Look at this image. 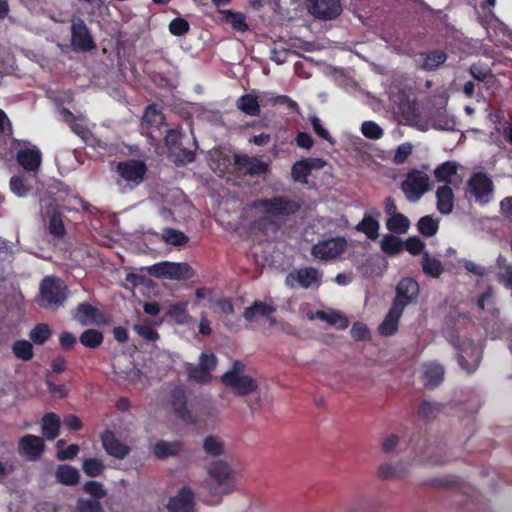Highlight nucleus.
Masks as SVG:
<instances>
[{"label": "nucleus", "instance_id": "nucleus-1", "mask_svg": "<svg viewBox=\"0 0 512 512\" xmlns=\"http://www.w3.org/2000/svg\"><path fill=\"white\" fill-rule=\"evenodd\" d=\"M262 208L263 212L273 217H288L296 214L301 204L287 196H274L270 199H258L254 205Z\"/></svg>", "mask_w": 512, "mask_h": 512}, {"label": "nucleus", "instance_id": "nucleus-2", "mask_svg": "<svg viewBox=\"0 0 512 512\" xmlns=\"http://www.w3.org/2000/svg\"><path fill=\"white\" fill-rule=\"evenodd\" d=\"M430 189L429 176L418 170L412 169L407 173L406 179L401 183V190L410 202H417Z\"/></svg>", "mask_w": 512, "mask_h": 512}, {"label": "nucleus", "instance_id": "nucleus-3", "mask_svg": "<svg viewBox=\"0 0 512 512\" xmlns=\"http://www.w3.org/2000/svg\"><path fill=\"white\" fill-rule=\"evenodd\" d=\"M149 274L155 278L188 280L194 276L193 268L187 263L163 261L149 267Z\"/></svg>", "mask_w": 512, "mask_h": 512}, {"label": "nucleus", "instance_id": "nucleus-4", "mask_svg": "<svg viewBox=\"0 0 512 512\" xmlns=\"http://www.w3.org/2000/svg\"><path fill=\"white\" fill-rule=\"evenodd\" d=\"M420 294L419 283L411 277H403L395 287L392 306L403 311L409 305L417 304Z\"/></svg>", "mask_w": 512, "mask_h": 512}, {"label": "nucleus", "instance_id": "nucleus-5", "mask_svg": "<svg viewBox=\"0 0 512 512\" xmlns=\"http://www.w3.org/2000/svg\"><path fill=\"white\" fill-rule=\"evenodd\" d=\"M65 287L54 277H45L40 285L39 305L44 308H56L66 299Z\"/></svg>", "mask_w": 512, "mask_h": 512}, {"label": "nucleus", "instance_id": "nucleus-6", "mask_svg": "<svg viewBox=\"0 0 512 512\" xmlns=\"http://www.w3.org/2000/svg\"><path fill=\"white\" fill-rule=\"evenodd\" d=\"M148 167L139 159H127L120 161L116 166V172L120 178L131 188L140 185L146 177Z\"/></svg>", "mask_w": 512, "mask_h": 512}, {"label": "nucleus", "instance_id": "nucleus-7", "mask_svg": "<svg viewBox=\"0 0 512 512\" xmlns=\"http://www.w3.org/2000/svg\"><path fill=\"white\" fill-rule=\"evenodd\" d=\"M468 191L481 205L488 204L494 193V183L484 172L474 173L467 181Z\"/></svg>", "mask_w": 512, "mask_h": 512}, {"label": "nucleus", "instance_id": "nucleus-8", "mask_svg": "<svg viewBox=\"0 0 512 512\" xmlns=\"http://www.w3.org/2000/svg\"><path fill=\"white\" fill-rule=\"evenodd\" d=\"M322 274L314 267H304L290 272L285 279L288 287L294 289L301 287L309 289L312 287L318 288L321 284Z\"/></svg>", "mask_w": 512, "mask_h": 512}, {"label": "nucleus", "instance_id": "nucleus-9", "mask_svg": "<svg viewBox=\"0 0 512 512\" xmlns=\"http://www.w3.org/2000/svg\"><path fill=\"white\" fill-rule=\"evenodd\" d=\"M221 381L229 387L233 394L237 396H248L255 392L258 388L257 381L248 375H237L234 372H226Z\"/></svg>", "mask_w": 512, "mask_h": 512}, {"label": "nucleus", "instance_id": "nucleus-10", "mask_svg": "<svg viewBox=\"0 0 512 512\" xmlns=\"http://www.w3.org/2000/svg\"><path fill=\"white\" fill-rule=\"evenodd\" d=\"M347 241L343 237L330 238L313 245L311 254L323 261L335 259L346 249Z\"/></svg>", "mask_w": 512, "mask_h": 512}, {"label": "nucleus", "instance_id": "nucleus-11", "mask_svg": "<svg viewBox=\"0 0 512 512\" xmlns=\"http://www.w3.org/2000/svg\"><path fill=\"white\" fill-rule=\"evenodd\" d=\"M208 473L217 484L216 489L218 490V494H227L232 491L235 485V479L233 471L227 463L221 460L212 463Z\"/></svg>", "mask_w": 512, "mask_h": 512}, {"label": "nucleus", "instance_id": "nucleus-12", "mask_svg": "<svg viewBox=\"0 0 512 512\" xmlns=\"http://www.w3.org/2000/svg\"><path fill=\"white\" fill-rule=\"evenodd\" d=\"M71 44L76 51H91L96 47L88 26L81 18H76L72 21Z\"/></svg>", "mask_w": 512, "mask_h": 512}, {"label": "nucleus", "instance_id": "nucleus-13", "mask_svg": "<svg viewBox=\"0 0 512 512\" xmlns=\"http://www.w3.org/2000/svg\"><path fill=\"white\" fill-rule=\"evenodd\" d=\"M458 351L457 361L459 366L468 374L473 373L479 366L480 351L477 346L469 340H463L456 346Z\"/></svg>", "mask_w": 512, "mask_h": 512}, {"label": "nucleus", "instance_id": "nucleus-14", "mask_svg": "<svg viewBox=\"0 0 512 512\" xmlns=\"http://www.w3.org/2000/svg\"><path fill=\"white\" fill-rule=\"evenodd\" d=\"M325 165L326 161L322 158L308 157L298 160L292 165L291 177L294 182L306 185L312 170H320Z\"/></svg>", "mask_w": 512, "mask_h": 512}, {"label": "nucleus", "instance_id": "nucleus-15", "mask_svg": "<svg viewBox=\"0 0 512 512\" xmlns=\"http://www.w3.org/2000/svg\"><path fill=\"white\" fill-rule=\"evenodd\" d=\"M307 2L309 12L318 19L332 20L342 11L339 0H307Z\"/></svg>", "mask_w": 512, "mask_h": 512}, {"label": "nucleus", "instance_id": "nucleus-16", "mask_svg": "<svg viewBox=\"0 0 512 512\" xmlns=\"http://www.w3.org/2000/svg\"><path fill=\"white\" fill-rule=\"evenodd\" d=\"M170 403L177 418L187 424L196 423V418L187 406V394L183 387H176L171 391Z\"/></svg>", "mask_w": 512, "mask_h": 512}, {"label": "nucleus", "instance_id": "nucleus-17", "mask_svg": "<svg viewBox=\"0 0 512 512\" xmlns=\"http://www.w3.org/2000/svg\"><path fill=\"white\" fill-rule=\"evenodd\" d=\"M234 164L244 175L261 176L269 171V165L256 157L248 155H234Z\"/></svg>", "mask_w": 512, "mask_h": 512}, {"label": "nucleus", "instance_id": "nucleus-18", "mask_svg": "<svg viewBox=\"0 0 512 512\" xmlns=\"http://www.w3.org/2000/svg\"><path fill=\"white\" fill-rule=\"evenodd\" d=\"M44 451L45 443L43 438L39 436L26 434L18 441L19 454L26 456L29 460L35 461L39 459Z\"/></svg>", "mask_w": 512, "mask_h": 512}, {"label": "nucleus", "instance_id": "nucleus-19", "mask_svg": "<svg viewBox=\"0 0 512 512\" xmlns=\"http://www.w3.org/2000/svg\"><path fill=\"white\" fill-rule=\"evenodd\" d=\"M106 453L117 459H124L130 453V447L122 443L113 431L106 429L100 436Z\"/></svg>", "mask_w": 512, "mask_h": 512}, {"label": "nucleus", "instance_id": "nucleus-20", "mask_svg": "<svg viewBox=\"0 0 512 512\" xmlns=\"http://www.w3.org/2000/svg\"><path fill=\"white\" fill-rule=\"evenodd\" d=\"M167 508L170 512H192L194 508V494L192 490L184 486L177 495L171 497Z\"/></svg>", "mask_w": 512, "mask_h": 512}, {"label": "nucleus", "instance_id": "nucleus-21", "mask_svg": "<svg viewBox=\"0 0 512 512\" xmlns=\"http://www.w3.org/2000/svg\"><path fill=\"white\" fill-rule=\"evenodd\" d=\"M418 67L424 71H435L444 64L448 58L447 53L441 49H432L418 54Z\"/></svg>", "mask_w": 512, "mask_h": 512}, {"label": "nucleus", "instance_id": "nucleus-22", "mask_svg": "<svg viewBox=\"0 0 512 512\" xmlns=\"http://www.w3.org/2000/svg\"><path fill=\"white\" fill-rule=\"evenodd\" d=\"M16 160L25 171L37 172L42 163V154L36 147L20 149Z\"/></svg>", "mask_w": 512, "mask_h": 512}, {"label": "nucleus", "instance_id": "nucleus-23", "mask_svg": "<svg viewBox=\"0 0 512 512\" xmlns=\"http://www.w3.org/2000/svg\"><path fill=\"white\" fill-rule=\"evenodd\" d=\"M182 133L177 129H168L164 137L165 145L172 152L182 151V161L191 163L195 160V153L188 149H181Z\"/></svg>", "mask_w": 512, "mask_h": 512}, {"label": "nucleus", "instance_id": "nucleus-24", "mask_svg": "<svg viewBox=\"0 0 512 512\" xmlns=\"http://www.w3.org/2000/svg\"><path fill=\"white\" fill-rule=\"evenodd\" d=\"M402 314L403 311L391 305L384 320L379 325V334L385 337L394 335L398 331L399 321Z\"/></svg>", "mask_w": 512, "mask_h": 512}, {"label": "nucleus", "instance_id": "nucleus-25", "mask_svg": "<svg viewBox=\"0 0 512 512\" xmlns=\"http://www.w3.org/2000/svg\"><path fill=\"white\" fill-rule=\"evenodd\" d=\"M436 199L437 210L441 214L448 215L453 211L454 193L449 185H443L437 188Z\"/></svg>", "mask_w": 512, "mask_h": 512}, {"label": "nucleus", "instance_id": "nucleus-26", "mask_svg": "<svg viewBox=\"0 0 512 512\" xmlns=\"http://www.w3.org/2000/svg\"><path fill=\"white\" fill-rule=\"evenodd\" d=\"M47 214L49 217V233L56 238H62L66 234V229L61 213L58 211L56 206L49 205L47 207Z\"/></svg>", "mask_w": 512, "mask_h": 512}, {"label": "nucleus", "instance_id": "nucleus-27", "mask_svg": "<svg viewBox=\"0 0 512 512\" xmlns=\"http://www.w3.org/2000/svg\"><path fill=\"white\" fill-rule=\"evenodd\" d=\"M98 316H103L99 310L89 303H80L77 305L73 314L74 319L81 325H88L94 321H97Z\"/></svg>", "mask_w": 512, "mask_h": 512}, {"label": "nucleus", "instance_id": "nucleus-28", "mask_svg": "<svg viewBox=\"0 0 512 512\" xmlns=\"http://www.w3.org/2000/svg\"><path fill=\"white\" fill-rule=\"evenodd\" d=\"M275 311L276 309L272 305H268L263 301L256 300L251 306L245 308L243 317L248 322H252L257 316L267 318Z\"/></svg>", "mask_w": 512, "mask_h": 512}, {"label": "nucleus", "instance_id": "nucleus-29", "mask_svg": "<svg viewBox=\"0 0 512 512\" xmlns=\"http://www.w3.org/2000/svg\"><path fill=\"white\" fill-rule=\"evenodd\" d=\"M60 418L53 412L46 413L42 418V434L48 440H54L59 435Z\"/></svg>", "mask_w": 512, "mask_h": 512}, {"label": "nucleus", "instance_id": "nucleus-30", "mask_svg": "<svg viewBox=\"0 0 512 512\" xmlns=\"http://www.w3.org/2000/svg\"><path fill=\"white\" fill-rule=\"evenodd\" d=\"M379 221L366 213L362 220L355 226V230L367 236L370 240H376L379 236Z\"/></svg>", "mask_w": 512, "mask_h": 512}, {"label": "nucleus", "instance_id": "nucleus-31", "mask_svg": "<svg viewBox=\"0 0 512 512\" xmlns=\"http://www.w3.org/2000/svg\"><path fill=\"white\" fill-rule=\"evenodd\" d=\"M182 449L180 442H167L165 440H159L153 447L154 455L158 459H166L168 457L177 456Z\"/></svg>", "mask_w": 512, "mask_h": 512}, {"label": "nucleus", "instance_id": "nucleus-32", "mask_svg": "<svg viewBox=\"0 0 512 512\" xmlns=\"http://www.w3.org/2000/svg\"><path fill=\"white\" fill-rule=\"evenodd\" d=\"M236 106L239 110L249 116H259L261 113L257 96L247 93L238 98Z\"/></svg>", "mask_w": 512, "mask_h": 512}, {"label": "nucleus", "instance_id": "nucleus-33", "mask_svg": "<svg viewBox=\"0 0 512 512\" xmlns=\"http://www.w3.org/2000/svg\"><path fill=\"white\" fill-rule=\"evenodd\" d=\"M444 377V369L441 365L430 363L425 365L423 372V381L426 387H436Z\"/></svg>", "mask_w": 512, "mask_h": 512}, {"label": "nucleus", "instance_id": "nucleus-34", "mask_svg": "<svg viewBox=\"0 0 512 512\" xmlns=\"http://www.w3.org/2000/svg\"><path fill=\"white\" fill-rule=\"evenodd\" d=\"M56 479L59 483L72 486L78 483L80 479L79 472L70 465H60L56 470Z\"/></svg>", "mask_w": 512, "mask_h": 512}, {"label": "nucleus", "instance_id": "nucleus-35", "mask_svg": "<svg viewBox=\"0 0 512 512\" xmlns=\"http://www.w3.org/2000/svg\"><path fill=\"white\" fill-rule=\"evenodd\" d=\"M457 165L455 162L446 161L440 164L434 171V176L438 182H444L445 185L451 183V178L457 173Z\"/></svg>", "mask_w": 512, "mask_h": 512}, {"label": "nucleus", "instance_id": "nucleus-36", "mask_svg": "<svg viewBox=\"0 0 512 512\" xmlns=\"http://www.w3.org/2000/svg\"><path fill=\"white\" fill-rule=\"evenodd\" d=\"M80 343L87 348H97L104 341V335L100 330L87 329L79 337Z\"/></svg>", "mask_w": 512, "mask_h": 512}, {"label": "nucleus", "instance_id": "nucleus-37", "mask_svg": "<svg viewBox=\"0 0 512 512\" xmlns=\"http://www.w3.org/2000/svg\"><path fill=\"white\" fill-rule=\"evenodd\" d=\"M422 269L425 275L438 278L443 273V265L440 260L430 257L426 252L422 259Z\"/></svg>", "mask_w": 512, "mask_h": 512}, {"label": "nucleus", "instance_id": "nucleus-38", "mask_svg": "<svg viewBox=\"0 0 512 512\" xmlns=\"http://www.w3.org/2000/svg\"><path fill=\"white\" fill-rule=\"evenodd\" d=\"M386 227L391 232L404 234L410 227V221L404 214L398 213L387 219Z\"/></svg>", "mask_w": 512, "mask_h": 512}, {"label": "nucleus", "instance_id": "nucleus-39", "mask_svg": "<svg viewBox=\"0 0 512 512\" xmlns=\"http://www.w3.org/2000/svg\"><path fill=\"white\" fill-rule=\"evenodd\" d=\"M417 229L422 236L430 238L438 232L439 222L432 216L426 215L418 220Z\"/></svg>", "mask_w": 512, "mask_h": 512}, {"label": "nucleus", "instance_id": "nucleus-40", "mask_svg": "<svg viewBox=\"0 0 512 512\" xmlns=\"http://www.w3.org/2000/svg\"><path fill=\"white\" fill-rule=\"evenodd\" d=\"M10 190L18 197H25L31 191V185L24 175H15L9 182Z\"/></svg>", "mask_w": 512, "mask_h": 512}, {"label": "nucleus", "instance_id": "nucleus-41", "mask_svg": "<svg viewBox=\"0 0 512 512\" xmlns=\"http://www.w3.org/2000/svg\"><path fill=\"white\" fill-rule=\"evenodd\" d=\"M162 240L169 245L173 246H184L188 243V236L182 231L165 228L162 233Z\"/></svg>", "mask_w": 512, "mask_h": 512}, {"label": "nucleus", "instance_id": "nucleus-42", "mask_svg": "<svg viewBox=\"0 0 512 512\" xmlns=\"http://www.w3.org/2000/svg\"><path fill=\"white\" fill-rule=\"evenodd\" d=\"M185 369L188 375V378L197 383H208L210 382L212 376L210 373L205 371L200 365H194L192 363H187L185 365Z\"/></svg>", "mask_w": 512, "mask_h": 512}, {"label": "nucleus", "instance_id": "nucleus-43", "mask_svg": "<svg viewBox=\"0 0 512 512\" xmlns=\"http://www.w3.org/2000/svg\"><path fill=\"white\" fill-rule=\"evenodd\" d=\"M316 316L318 319L326 321L330 325L337 326L339 329H346L349 324L347 317L337 312L326 313L325 311H317Z\"/></svg>", "mask_w": 512, "mask_h": 512}, {"label": "nucleus", "instance_id": "nucleus-44", "mask_svg": "<svg viewBox=\"0 0 512 512\" xmlns=\"http://www.w3.org/2000/svg\"><path fill=\"white\" fill-rule=\"evenodd\" d=\"M381 249L388 255H395L402 251L403 242L398 237L387 234L381 240Z\"/></svg>", "mask_w": 512, "mask_h": 512}, {"label": "nucleus", "instance_id": "nucleus-45", "mask_svg": "<svg viewBox=\"0 0 512 512\" xmlns=\"http://www.w3.org/2000/svg\"><path fill=\"white\" fill-rule=\"evenodd\" d=\"M14 355L23 361H29L33 358V346L27 340H17L12 345Z\"/></svg>", "mask_w": 512, "mask_h": 512}, {"label": "nucleus", "instance_id": "nucleus-46", "mask_svg": "<svg viewBox=\"0 0 512 512\" xmlns=\"http://www.w3.org/2000/svg\"><path fill=\"white\" fill-rule=\"evenodd\" d=\"M52 332L50 327L47 324L41 323L37 324L30 331V339L37 345H43L46 341L51 337Z\"/></svg>", "mask_w": 512, "mask_h": 512}, {"label": "nucleus", "instance_id": "nucleus-47", "mask_svg": "<svg viewBox=\"0 0 512 512\" xmlns=\"http://www.w3.org/2000/svg\"><path fill=\"white\" fill-rule=\"evenodd\" d=\"M164 115L156 104L148 105L143 114V120L151 126H160L164 122Z\"/></svg>", "mask_w": 512, "mask_h": 512}, {"label": "nucleus", "instance_id": "nucleus-48", "mask_svg": "<svg viewBox=\"0 0 512 512\" xmlns=\"http://www.w3.org/2000/svg\"><path fill=\"white\" fill-rule=\"evenodd\" d=\"M441 408V404L424 400L419 404L418 415L424 420H431L439 414Z\"/></svg>", "mask_w": 512, "mask_h": 512}, {"label": "nucleus", "instance_id": "nucleus-49", "mask_svg": "<svg viewBox=\"0 0 512 512\" xmlns=\"http://www.w3.org/2000/svg\"><path fill=\"white\" fill-rule=\"evenodd\" d=\"M497 265L503 270L498 274V281L505 286L512 288V264H507L506 258L500 255L497 258Z\"/></svg>", "mask_w": 512, "mask_h": 512}, {"label": "nucleus", "instance_id": "nucleus-50", "mask_svg": "<svg viewBox=\"0 0 512 512\" xmlns=\"http://www.w3.org/2000/svg\"><path fill=\"white\" fill-rule=\"evenodd\" d=\"M83 471L88 477H98L104 471V464L100 459L88 458L83 462Z\"/></svg>", "mask_w": 512, "mask_h": 512}, {"label": "nucleus", "instance_id": "nucleus-51", "mask_svg": "<svg viewBox=\"0 0 512 512\" xmlns=\"http://www.w3.org/2000/svg\"><path fill=\"white\" fill-rule=\"evenodd\" d=\"M403 470L400 468V465H392L389 463H384L378 468V477L383 480L402 477Z\"/></svg>", "mask_w": 512, "mask_h": 512}, {"label": "nucleus", "instance_id": "nucleus-52", "mask_svg": "<svg viewBox=\"0 0 512 512\" xmlns=\"http://www.w3.org/2000/svg\"><path fill=\"white\" fill-rule=\"evenodd\" d=\"M361 132L366 138L372 140H378L383 136L382 128L374 121L363 122Z\"/></svg>", "mask_w": 512, "mask_h": 512}, {"label": "nucleus", "instance_id": "nucleus-53", "mask_svg": "<svg viewBox=\"0 0 512 512\" xmlns=\"http://www.w3.org/2000/svg\"><path fill=\"white\" fill-rule=\"evenodd\" d=\"M227 20L231 23L232 27L237 31L244 32L248 29L245 16L239 12H233L231 10L224 11Z\"/></svg>", "mask_w": 512, "mask_h": 512}, {"label": "nucleus", "instance_id": "nucleus-54", "mask_svg": "<svg viewBox=\"0 0 512 512\" xmlns=\"http://www.w3.org/2000/svg\"><path fill=\"white\" fill-rule=\"evenodd\" d=\"M190 29L189 22L181 17L174 18L169 23V32L174 36H183Z\"/></svg>", "mask_w": 512, "mask_h": 512}, {"label": "nucleus", "instance_id": "nucleus-55", "mask_svg": "<svg viewBox=\"0 0 512 512\" xmlns=\"http://www.w3.org/2000/svg\"><path fill=\"white\" fill-rule=\"evenodd\" d=\"M203 448L211 456H219L223 453L222 443L214 436H207L205 438Z\"/></svg>", "mask_w": 512, "mask_h": 512}, {"label": "nucleus", "instance_id": "nucleus-56", "mask_svg": "<svg viewBox=\"0 0 512 512\" xmlns=\"http://www.w3.org/2000/svg\"><path fill=\"white\" fill-rule=\"evenodd\" d=\"M79 512H104V509L98 499H79L77 501Z\"/></svg>", "mask_w": 512, "mask_h": 512}, {"label": "nucleus", "instance_id": "nucleus-57", "mask_svg": "<svg viewBox=\"0 0 512 512\" xmlns=\"http://www.w3.org/2000/svg\"><path fill=\"white\" fill-rule=\"evenodd\" d=\"M84 491L95 499H102L106 496V490L102 483L94 480L87 481L84 484Z\"/></svg>", "mask_w": 512, "mask_h": 512}, {"label": "nucleus", "instance_id": "nucleus-58", "mask_svg": "<svg viewBox=\"0 0 512 512\" xmlns=\"http://www.w3.org/2000/svg\"><path fill=\"white\" fill-rule=\"evenodd\" d=\"M413 146L411 143H403L399 145L395 151L393 162L397 165H401L406 162L408 157L411 155Z\"/></svg>", "mask_w": 512, "mask_h": 512}, {"label": "nucleus", "instance_id": "nucleus-59", "mask_svg": "<svg viewBox=\"0 0 512 512\" xmlns=\"http://www.w3.org/2000/svg\"><path fill=\"white\" fill-rule=\"evenodd\" d=\"M133 329L138 335L149 341H156L159 339L158 332L150 325L135 324Z\"/></svg>", "mask_w": 512, "mask_h": 512}, {"label": "nucleus", "instance_id": "nucleus-60", "mask_svg": "<svg viewBox=\"0 0 512 512\" xmlns=\"http://www.w3.org/2000/svg\"><path fill=\"white\" fill-rule=\"evenodd\" d=\"M351 336L356 341H365L370 338L368 327L362 322H355L350 330Z\"/></svg>", "mask_w": 512, "mask_h": 512}, {"label": "nucleus", "instance_id": "nucleus-61", "mask_svg": "<svg viewBox=\"0 0 512 512\" xmlns=\"http://www.w3.org/2000/svg\"><path fill=\"white\" fill-rule=\"evenodd\" d=\"M310 122L315 134L319 137L325 139L330 144H335L334 138L329 134V132L323 127L321 120L317 116H312L310 118Z\"/></svg>", "mask_w": 512, "mask_h": 512}, {"label": "nucleus", "instance_id": "nucleus-62", "mask_svg": "<svg viewBox=\"0 0 512 512\" xmlns=\"http://www.w3.org/2000/svg\"><path fill=\"white\" fill-rule=\"evenodd\" d=\"M403 247H405L411 255L416 256L423 251L425 243L418 237H409L403 242Z\"/></svg>", "mask_w": 512, "mask_h": 512}, {"label": "nucleus", "instance_id": "nucleus-63", "mask_svg": "<svg viewBox=\"0 0 512 512\" xmlns=\"http://www.w3.org/2000/svg\"><path fill=\"white\" fill-rule=\"evenodd\" d=\"M46 385L49 393L54 398H65L68 395L69 389L64 384H55L51 379H46Z\"/></svg>", "mask_w": 512, "mask_h": 512}, {"label": "nucleus", "instance_id": "nucleus-64", "mask_svg": "<svg viewBox=\"0 0 512 512\" xmlns=\"http://www.w3.org/2000/svg\"><path fill=\"white\" fill-rule=\"evenodd\" d=\"M217 357L213 353H201L199 364L205 371L211 374L217 366Z\"/></svg>", "mask_w": 512, "mask_h": 512}]
</instances>
